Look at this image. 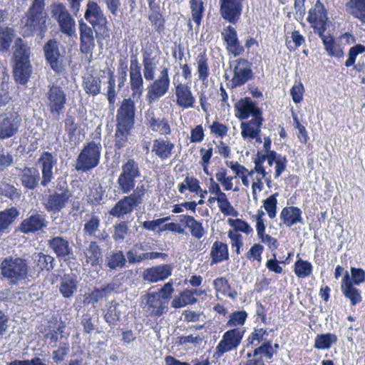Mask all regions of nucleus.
<instances>
[{"mask_svg":"<svg viewBox=\"0 0 365 365\" xmlns=\"http://www.w3.org/2000/svg\"><path fill=\"white\" fill-rule=\"evenodd\" d=\"M266 159H267V153L262 154L259 152H257V157L254 160L255 170L258 174H261L262 176H264L266 175L267 170L263 165L264 163L266 161Z\"/></svg>","mask_w":365,"mask_h":365,"instance_id":"69168bd1","label":"nucleus"},{"mask_svg":"<svg viewBox=\"0 0 365 365\" xmlns=\"http://www.w3.org/2000/svg\"><path fill=\"white\" fill-rule=\"evenodd\" d=\"M344 295L350 300L352 305H356L362 301L361 292L354 285L341 290Z\"/></svg>","mask_w":365,"mask_h":365,"instance_id":"6e6d98bb","label":"nucleus"},{"mask_svg":"<svg viewBox=\"0 0 365 365\" xmlns=\"http://www.w3.org/2000/svg\"><path fill=\"white\" fill-rule=\"evenodd\" d=\"M146 304L150 314L153 316H161L166 307L165 303L160 298L158 292L148 293L146 295Z\"/></svg>","mask_w":365,"mask_h":365,"instance_id":"cd10ccee","label":"nucleus"},{"mask_svg":"<svg viewBox=\"0 0 365 365\" xmlns=\"http://www.w3.org/2000/svg\"><path fill=\"white\" fill-rule=\"evenodd\" d=\"M80 33V51L85 54H91L96 47L93 26H88L83 19L78 21Z\"/></svg>","mask_w":365,"mask_h":365,"instance_id":"2eb2a0df","label":"nucleus"},{"mask_svg":"<svg viewBox=\"0 0 365 365\" xmlns=\"http://www.w3.org/2000/svg\"><path fill=\"white\" fill-rule=\"evenodd\" d=\"M105 4L108 11L111 15L117 16L120 12L121 1L120 0H98Z\"/></svg>","mask_w":365,"mask_h":365,"instance_id":"0e129e2a","label":"nucleus"},{"mask_svg":"<svg viewBox=\"0 0 365 365\" xmlns=\"http://www.w3.org/2000/svg\"><path fill=\"white\" fill-rule=\"evenodd\" d=\"M215 178L223 186L225 190H230L232 189V180L231 176H227V170L225 168H220L215 174Z\"/></svg>","mask_w":365,"mask_h":365,"instance_id":"4d7b16f0","label":"nucleus"},{"mask_svg":"<svg viewBox=\"0 0 365 365\" xmlns=\"http://www.w3.org/2000/svg\"><path fill=\"white\" fill-rule=\"evenodd\" d=\"M274 354L273 347L271 344V341H267L266 342L262 343V344L257 348H256L253 352V354L251 353H247V356L251 357L257 356L258 355H262L268 359H271Z\"/></svg>","mask_w":365,"mask_h":365,"instance_id":"5fc2aeb1","label":"nucleus"},{"mask_svg":"<svg viewBox=\"0 0 365 365\" xmlns=\"http://www.w3.org/2000/svg\"><path fill=\"white\" fill-rule=\"evenodd\" d=\"M0 195H4L12 200H19L21 196V190L17 189L11 183V180L3 178L0 181Z\"/></svg>","mask_w":365,"mask_h":365,"instance_id":"c9c22d12","label":"nucleus"},{"mask_svg":"<svg viewBox=\"0 0 365 365\" xmlns=\"http://www.w3.org/2000/svg\"><path fill=\"white\" fill-rule=\"evenodd\" d=\"M230 68L233 69L234 76L232 80L235 86L244 84L251 76L252 71L250 63L243 58L232 61Z\"/></svg>","mask_w":365,"mask_h":365,"instance_id":"6ab92c4d","label":"nucleus"},{"mask_svg":"<svg viewBox=\"0 0 365 365\" xmlns=\"http://www.w3.org/2000/svg\"><path fill=\"white\" fill-rule=\"evenodd\" d=\"M277 196L278 193L276 192L263 200V207L271 219L277 215Z\"/></svg>","mask_w":365,"mask_h":365,"instance_id":"864d4df0","label":"nucleus"},{"mask_svg":"<svg viewBox=\"0 0 365 365\" xmlns=\"http://www.w3.org/2000/svg\"><path fill=\"white\" fill-rule=\"evenodd\" d=\"M175 145L168 138H158L153 142L152 152L162 160L168 159L173 154Z\"/></svg>","mask_w":365,"mask_h":365,"instance_id":"b1692460","label":"nucleus"},{"mask_svg":"<svg viewBox=\"0 0 365 365\" xmlns=\"http://www.w3.org/2000/svg\"><path fill=\"white\" fill-rule=\"evenodd\" d=\"M132 128L121 127L116 125V130L115 134V147L121 149L125 147L128 142V136L130 134Z\"/></svg>","mask_w":365,"mask_h":365,"instance_id":"79ce46f5","label":"nucleus"},{"mask_svg":"<svg viewBox=\"0 0 365 365\" xmlns=\"http://www.w3.org/2000/svg\"><path fill=\"white\" fill-rule=\"evenodd\" d=\"M271 331H272V329L267 331L263 328H255L254 331L249 336L248 341H250L252 344L257 346L261 342L264 343L269 341L267 336Z\"/></svg>","mask_w":365,"mask_h":365,"instance_id":"3c124183","label":"nucleus"},{"mask_svg":"<svg viewBox=\"0 0 365 365\" xmlns=\"http://www.w3.org/2000/svg\"><path fill=\"white\" fill-rule=\"evenodd\" d=\"M46 245L57 258L64 262L74 259L73 248L66 238L61 236L52 237L46 240Z\"/></svg>","mask_w":365,"mask_h":365,"instance_id":"9b49d317","label":"nucleus"},{"mask_svg":"<svg viewBox=\"0 0 365 365\" xmlns=\"http://www.w3.org/2000/svg\"><path fill=\"white\" fill-rule=\"evenodd\" d=\"M47 223L46 215L34 211L22 220L19 226V230L24 234L34 233L46 228Z\"/></svg>","mask_w":365,"mask_h":365,"instance_id":"ddd939ff","label":"nucleus"},{"mask_svg":"<svg viewBox=\"0 0 365 365\" xmlns=\"http://www.w3.org/2000/svg\"><path fill=\"white\" fill-rule=\"evenodd\" d=\"M39 180V173L36 168L26 167L21 170V182L25 188L34 190Z\"/></svg>","mask_w":365,"mask_h":365,"instance_id":"c85d7f7f","label":"nucleus"},{"mask_svg":"<svg viewBox=\"0 0 365 365\" xmlns=\"http://www.w3.org/2000/svg\"><path fill=\"white\" fill-rule=\"evenodd\" d=\"M142 53L144 78L147 81H153L158 64V58L156 56L152 55L150 50L143 49Z\"/></svg>","mask_w":365,"mask_h":365,"instance_id":"393cba45","label":"nucleus"},{"mask_svg":"<svg viewBox=\"0 0 365 365\" xmlns=\"http://www.w3.org/2000/svg\"><path fill=\"white\" fill-rule=\"evenodd\" d=\"M52 17L57 21L60 31L68 37L76 35V21L63 3H53L51 6Z\"/></svg>","mask_w":365,"mask_h":365,"instance_id":"6e6552de","label":"nucleus"},{"mask_svg":"<svg viewBox=\"0 0 365 365\" xmlns=\"http://www.w3.org/2000/svg\"><path fill=\"white\" fill-rule=\"evenodd\" d=\"M48 15L44 7L31 5L28 9L25 16V27L28 35L34 32L43 34L47 30Z\"/></svg>","mask_w":365,"mask_h":365,"instance_id":"1a4fd4ad","label":"nucleus"},{"mask_svg":"<svg viewBox=\"0 0 365 365\" xmlns=\"http://www.w3.org/2000/svg\"><path fill=\"white\" fill-rule=\"evenodd\" d=\"M245 333V327L232 328L225 331L215 348L213 356L221 358L225 353L237 349Z\"/></svg>","mask_w":365,"mask_h":365,"instance_id":"0eeeda50","label":"nucleus"},{"mask_svg":"<svg viewBox=\"0 0 365 365\" xmlns=\"http://www.w3.org/2000/svg\"><path fill=\"white\" fill-rule=\"evenodd\" d=\"M142 176L140 165L133 158H128L122 163L116 186L120 192L126 195L109 211L111 216L123 218L144 202L149 184L144 180H140Z\"/></svg>","mask_w":365,"mask_h":365,"instance_id":"f257e3e1","label":"nucleus"},{"mask_svg":"<svg viewBox=\"0 0 365 365\" xmlns=\"http://www.w3.org/2000/svg\"><path fill=\"white\" fill-rule=\"evenodd\" d=\"M85 19L95 29L96 36L108 37V19L99 4L89 0L84 14Z\"/></svg>","mask_w":365,"mask_h":365,"instance_id":"423d86ee","label":"nucleus"},{"mask_svg":"<svg viewBox=\"0 0 365 365\" xmlns=\"http://www.w3.org/2000/svg\"><path fill=\"white\" fill-rule=\"evenodd\" d=\"M29 267L21 257L5 258L1 264V274L9 283L19 284L28 277Z\"/></svg>","mask_w":365,"mask_h":365,"instance_id":"20e7f679","label":"nucleus"},{"mask_svg":"<svg viewBox=\"0 0 365 365\" xmlns=\"http://www.w3.org/2000/svg\"><path fill=\"white\" fill-rule=\"evenodd\" d=\"M130 78L131 88L139 90L143 86L141 67L135 56H131L130 66Z\"/></svg>","mask_w":365,"mask_h":365,"instance_id":"7c9ffc66","label":"nucleus"},{"mask_svg":"<svg viewBox=\"0 0 365 365\" xmlns=\"http://www.w3.org/2000/svg\"><path fill=\"white\" fill-rule=\"evenodd\" d=\"M178 217L179 221L189 228L192 237L201 239L204 236L205 231L202 223L197 221L192 216L180 215Z\"/></svg>","mask_w":365,"mask_h":365,"instance_id":"c756f323","label":"nucleus"},{"mask_svg":"<svg viewBox=\"0 0 365 365\" xmlns=\"http://www.w3.org/2000/svg\"><path fill=\"white\" fill-rule=\"evenodd\" d=\"M346 7L354 18L365 24V0H349Z\"/></svg>","mask_w":365,"mask_h":365,"instance_id":"f704fd0d","label":"nucleus"},{"mask_svg":"<svg viewBox=\"0 0 365 365\" xmlns=\"http://www.w3.org/2000/svg\"><path fill=\"white\" fill-rule=\"evenodd\" d=\"M48 101L51 111L58 113L64 108L66 97L63 93H49Z\"/></svg>","mask_w":365,"mask_h":365,"instance_id":"ea45409f","label":"nucleus"},{"mask_svg":"<svg viewBox=\"0 0 365 365\" xmlns=\"http://www.w3.org/2000/svg\"><path fill=\"white\" fill-rule=\"evenodd\" d=\"M264 247L260 244H255L247 253V258L249 259L262 261V253Z\"/></svg>","mask_w":365,"mask_h":365,"instance_id":"338daca9","label":"nucleus"},{"mask_svg":"<svg viewBox=\"0 0 365 365\" xmlns=\"http://www.w3.org/2000/svg\"><path fill=\"white\" fill-rule=\"evenodd\" d=\"M21 122L16 112H9L0 115V139H6L14 135L19 130Z\"/></svg>","mask_w":365,"mask_h":365,"instance_id":"f8f14e48","label":"nucleus"},{"mask_svg":"<svg viewBox=\"0 0 365 365\" xmlns=\"http://www.w3.org/2000/svg\"><path fill=\"white\" fill-rule=\"evenodd\" d=\"M135 104L130 99H124L118 110L117 125L121 127L133 128L135 122Z\"/></svg>","mask_w":365,"mask_h":365,"instance_id":"a211bd4d","label":"nucleus"},{"mask_svg":"<svg viewBox=\"0 0 365 365\" xmlns=\"http://www.w3.org/2000/svg\"><path fill=\"white\" fill-rule=\"evenodd\" d=\"M101 150L100 143L91 141L85 145L76 158V170L86 173L96 168L100 163Z\"/></svg>","mask_w":365,"mask_h":365,"instance_id":"39448f33","label":"nucleus"},{"mask_svg":"<svg viewBox=\"0 0 365 365\" xmlns=\"http://www.w3.org/2000/svg\"><path fill=\"white\" fill-rule=\"evenodd\" d=\"M197 66L198 78L202 82H205L209 76V66L207 63V58L205 53L198 54L196 58Z\"/></svg>","mask_w":365,"mask_h":365,"instance_id":"a19ab883","label":"nucleus"},{"mask_svg":"<svg viewBox=\"0 0 365 365\" xmlns=\"http://www.w3.org/2000/svg\"><path fill=\"white\" fill-rule=\"evenodd\" d=\"M69 349L70 346L68 341H61L59 347L52 353L53 360L56 363L63 361Z\"/></svg>","mask_w":365,"mask_h":365,"instance_id":"13d9d810","label":"nucleus"},{"mask_svg":"<svg viewBox=\"0 0 365 365\" xmlns=\"http://www.w3.org/2000/svg\"><path fill=\"white\" fill-rule=\"evenodd\" d=\"M312 265L307 261L298 259L294 264L295 274L299 278L309 276L312 272Z\"/></svg>","mask_w":365,"mask_h":365,"instance_id":"8fccbe9b","label":"nucleus"},{"mask_svg":"<svg viewBox=\"0 0 365 365\" xmlns=\"http://www.w3.org/2000/svg\"><path fill=\"white\" fill-rule=\"evenodd\" d=\"M173 268L171 264H159L147 268L143 272V279L151 283L165 280L172 275Z\"/></svg>","mask_w":365,"mask_h":365,"instance_id":"dca6fc26","label":"nucleus"},{"mask_svg":"<svg viewBox=\"0 0 365 365\" xmlns=\"http://www.w3.org/2000/svg\"><path fill=\"white\" fill-rule=\"evenodd\" d=\"M176 97L177 103L180 107H192L195 98L191 95V93H176Z\"/></svg>","mask_w":365,"mask_h":365,"instance_id":"052dcab7","label":"nucleus"},{"mask_svg":"<svg viewBox=\"0 0 365 365\" xmlns=\"http://www.w3.org/2000/svg\"><path fill=\"white\" fill-rule=\"evenodd\" d=\"M145 123L153 131L160 135L170 133V127L165 118L157 116L153 110L149 109L145 113Z\"/></svg>","mask_w":365,"mask_h":365,"instance_id":"412c9836","label":"nucleus"},{"mask_svg":"<svg viewBox=\"0 0 365 365\" xmlns=\"http://www.w3.org/2000/svg\"><path fill=\"white\" fill-rule=\"evenodd\" d=\"M43 51L47 63L58 73L66 70V61L64 56L59 52L58 43L55 39H50L43 46Z\"/></svg>","mask_w":365,"mask_h":365,"instance_id":"9d476101","label":"nucleus"},{"mask_svg":"<svg viewBox=\"0 0 365 365\" xmlns=\"http://www.w3.org/2000/svg\"><path fill=\"white\" fill-rule=\"evenodd\" d=\"M84 255L86 263L95 266L101 259V250L96 242H91L85 250Z\"/></svg>","mask_w":365,"mask_h":365,"instance_id":"e433bc0d","label":"nucleus"},{"mask_svg":"<svg viewBox=\"0 0 365 365\" xmlns=\"http://www.w3.org/2000/svg\"><path fill=\"white\" fill-rule=\"evenodd\" d=\"M126 256L130 264L140 263L145 260V252H141L133 247L127 252Z\"/></svg>","mask_w":365,"mask_h":365,"instance_id":"680f3d73","label":"nucleus"},{"mask_svg":"<svg viewBox=\"0 0 365 365\" xmlns=\"http://www.w3.org/2000/svg\"><path fill=\"white\" fill-rule=\"evenodd\" d=\"M247 314L245 311H237L231 314L226 323L227 327H243L245 323Z\"/></svg>","mask_w":365,"mask_h":365,"instance_id":"de8ad7c7","label":"nucleus"},{"mask_svg":"<svg viewBox=\"0 0 365 365\" xmlns=\"http://www.w3.org/2000/svg\"><path fill=\"white\" fill-rule=\"evenodd\" d=\"M69 198L70 195L66 190L61 193L54 192L48 196L44 207L48 212L58 213L65 207Z\"/></svg>","mask_w":365,"mask_h":365,"instance_id":"4be33fe9","label":"nucleus"},{"mask_svg":"<svg viewBox=\"0 0 365 365\" xmlns=\"http://www.w3.org/2000/svg\"><path fill=\"white\" fill-rule=\"evenodd\" d=\"M302 213V210L297 207H285L282 210L279 217L283 224L292 227L297 223L304 222Z\"/></svg>","mask_w":365,"mask_h":365,"instance_id":"a878e982","label":"nucleus"},{"mask_svg":"<svg viewBox=\"0 0 365 365\" xmlns=\"http://www.w3.org/2000/svg\"><path fill=\"white\" fill-rule=\"evenodd\" d=\"M222 36L227 43V49L235 56L240 55L244 51V48L240 43L237 31L234 27L228 26L222 32Z\"/></svg>","mask_w":365,"mask_h":365,"instance_id":"5701e85b","label":"nucleus"},{"mask_svg":"<svg viewBox=\"0 0 365 365\" xmlns=\"http://www.w3.org/2000/svg\"><path fill=\"white\" fill-rule=\"evenodd\" d=\"M126 259L122 251H111L105 258V266L110 269H121L125 267Z\"/></svg>","mask_w":365,"mask_h":365,"instance_id":"473e14b6","label":"nucleus"},{"mask_svg":"<svg viewBox=\"0 0 365 365\" xmlns=\"http://www.w3.org/2000/svg\"><path fill=\"white\" fill-rule=\"evenodd\" d=\"M213 200H217L220 211L225 215L233 217L238 215L237 211L230 204L225 194L224 195H221L220 197H214Z\"/></svg>","mask_w":365,"mask_h":365,"instance_id":"a18cd8bd","label":"nucleus"},{"mask_svg":"<svg viewBox=\"0 0 365 365\" xmlns=\"http://www.w3.org/2000/svg\"><path fill=\"white\" fill-rule=\"evenodd\" d=\"M235 108L239 112L237 118L240 120L252 119L241 123V135L244 139H254L257 134H260L264 118L260 108L256 106L249 98H245L235 103Z\"/></svg>","mask_w":365,"mask_h":365,"instance_id":"f03ea898","label":"nucleus"},{"mask_svg":"<svg viewBox=\"0 0 365 365\" xmlns=\"http://www.w3.org/2000/svg\"><path fill=\"white\" fill-rule=\"evenodd\" d=\"M32 259L38 270H52L55 266V259L53 256L43 252H35L32 255Z\"/></svg>","mask_w":365,"mask_h":365,"instance_id":"2f4dec72","label":"nucleus"},{"mask_svg":"<svg viewBox=\"0 0 365 365\" xmlns=\"http://www.w3.org/2000/svg\"><path fill=\"white\" fill-rule=\"evenodd\" d=\"M212 263H217L228 258V249L226 244L215 242L211 250Z\"/></svg>","mask_w":365,"mask_h":365,"instance_id":"58836bf2","label":"nucleus"},{"mask_svg":"<svg viewBox=\"0 0 365 365\" xmlns=\"http://www.w3.org/2000/svg\"><path fill=\"white\" fill-rule=\"evenodd\" d=\"M336 341V336L332 334L318 335L315 339L314 346L318 349H329Z\"/></svg>","mask_w":365,"mask_h":365,"instance_id":"603ef678","label":"nucleus"},{"mask_svg":"<svg viewBox=\"0 0 365 365\" xmlns=\"http://www.w3.org/2000/svg\"><path fill=\"white\" fill-rule=\"evenodd\" d=\"M365 51V46L361 44H356L351 47L349 51V58L345 62V66L349 67L352 66L356 60V57L358 54L362 53Z\"/></svg>","mask_w":365,"mask_h":365,"instance_id":"e2e57ef3","label":"nucleus"},{"mask_svg":"<svg viewBox=\"0 0 365 365\" xmlns=\"http://www.w3.org/2000/svg\"><path fill=\"white\" fill-rule=\"evenodd\" d=\"M58 289L63 297L71 298L77 291L78 281L71 274H64L60 279Z\"/></svg>","mask_w":365,"mask_h":365,"instance_id":"bb28decb","label":"nucleus"},{"mask_svg":"<svg viewBox=\"0 0 365 365\" xmlns=\"http://www.w3.org/2000/svg\"><path fill=\"white\" fill-rule=\"evenodd\" d=\"M220 12L222 17L232 24H235L242 11V0H219Z\"/></svg>","mask_w":365,"mask_h":365,"instance_id":"4468645a","label":"nucleus"},{"mask_svg":"<svg viewBox=\"0 0 365 365\" xmlns=\"http://www.w3.org/2000/svg\"><path fill=\"white\" fill-rule=\"evenodd\" d=\"M19 215V210L14 207L0 212V232L7 229Z\"/></svg>","mask_w":365,"mask_h":365,"instance_id":"4c0bfd02","label":"nucleus"},{"mask_svg":"<svg viewBox=\"0 0 365 365\" xmlns=\"http://www.w3.org/2000/svg\"><path fill=\"white\" fill-rule=\"evenodd\" d=\"M14 48V76L17 83L25 84L31 73L30 48L20 38H16Z\"/></svg>","mask_w":365,"mask_h":365,"instance_id":"7ed1b4c3","label":"nucleus"},{"mask_svg":"<svg viewBox=\"0 0 365 365\" xmlns=\"http://www.w3.org/2000/svg\"><path fill=\"white\" fill-rule=\"evenodd\" d=\"M128 226L125 222L116 225L113 235V239L115 241H123L128 233Z\"/></svg>","mask_w":365,"mask_h":365,"instance_id":"774afa93","label":"nucleus"},{"mask_svg":"<svg viewBox=\"0 0 365 365\" xmlns=\"http://www.w3.org/2000/svg\"><path fill=\"white\" fill-rule=\"evenodd\" d=\"M86 216L88 219L84 224L83 231L90 236L95 235L100 226V218L93 213Z\"/></svg>","mask_w":365,"mask_h":365,"instance_id":"09e8293b","label":"nucleus"},{"mask_svg":"<svg viewBox=\"0 0 365 365\" xmlns=\"http://www.w3.org/2000/svg\"><path fill=\"white\" fill-rule=\"evenodd\" d=\"M307 20L312 24L314 31L327 28L329 22L325 8L319 0L317 1L314 7L309 10Z\"/></svg>","mask_w":365,"mask_h":365,"instance_id":"aec40b11","label":"nucleus"},{"mask_svg":"<svg viewBox=\"0 0 365 365\" xmlns=\"http://www.w3.org/2000/svg\"><path fill=\"white\" fill-rule=\"evenodd\" d=\"M57 163V159L49 152H43L38 159L37 164L40 166L42 173L41 184L46 187L53 178V168Z\"/></svg>","mask_w":365,"mask_h":365,"instance_id":"f3484780","label":"nucleus"},{"mask_svg":"<svg viewBox=\"0 0 365 365\" xmlns=\"http://www.w3.org/2000/svg\"><path fill=\"white\" fill-rule=\"evenodd\" d=\"M170 80L166 67H161L158 78L153 84V91H167Z\"/></svg>","mask_w":365,"mask_h":365,"instance_id":"37998d69","label":"nucleus"},{"mask_svg":"<svg viewBox=\"0 0 365 365\" xmlns=\"http://www.w3.org/2000/svg\"><path fill=\"white\" fill-rule=\"evenodd\" d=\"M269 166H272L275 163L274 176L279 178L282 173L286 170L287 160L285 156L277 154L276 152H269L267 153V159H266Z\"/></svg>","mask_w":365,"mask_h":365,"instance_id":"72a5a7b5","label":"nucleus"},{"mask_svg":"<svg viewBox=\"0 0 365 365\" xmlns=\"http://www.w3.org/2000/svg\"><path fill=\"white\" fill-rule=\"evenodd\" d=\"M190 4L192 20L199 26L205 11L204 4L202 0H190Z\"/></svg>","mask_w":365,"mask_h":365,"instance_id":"49530a36","label":"nucleus"},{"mask_svg":"<svg viewBox=\"0 0 365 365\" xmlns=\"http://www.w3.org/2000/svg\"><path fill=\"white\" fill-rule=\"evenodd\" d=\"M227 222L231 227H234L235 230L233 231H236L237 232L240 231L246 234H250L253 231L250 225L241 219H228Z\"/></svg>","mask_w":365,"mask_h":365,"instance_id":"bf43d9fd","label":"nucleus"},{"mask_svg":"<svg viewBox=\"0 0 365 365\" xmlns=\"http://www.w3.org/2000/svg\"><path fill=\"white\" fill-rule=\"evenodd\" d=\"M118 305L116 302L112 301L108 306L104 319L109 325H115L120 319L121 313L118 309Z\"/></svg>","mask_w":365,"mask_h":365,"instance_id":"c03bdc74","label":"nucleus"}]
</instances>
